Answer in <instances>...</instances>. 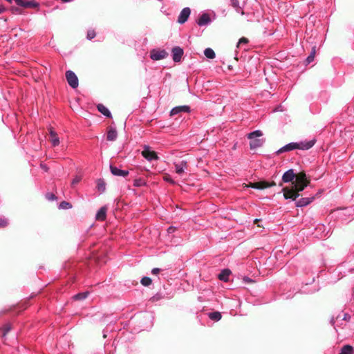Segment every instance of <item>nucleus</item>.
<instances>
[{
	"mask_svg": "<svg viewBox=\"0 0 354 354\" xmlns=\"http://www.w3.org/2000/svg\"><path fill=\"white\" fill-rule=\"evenodd\" d=\"M353 347L350 345H345L344 346L339 354H352L353 353Z\"/></svg>",
	"mask_w": 354,
	"mask_h": 354,
	"instance_id": "obj_26",
	"label": "nucleus"
},
{
	"mask_svg": "<svg viewBox=\"0 0 354 354\" xmlns=\"http://www.w3.org/2000/svg\"><path fill=\"white\" fill-rule=\"evenodd\" d=\"M72 207L71 203L66 201H62L59 205V209H68Z\"/></svg>",
	"mask_w": 354,
	"mask_h": 354,
	"instance_id": "obj_30",
	"label": "nucleus"
},
{
	"mask_svg": "<svg viewBox=\"0 0 354 354\" xmlns=\"http://www.w3.org/2000/svg\"><path fill=\"white\" fill-rule=\"evenodd\" d=\"M17 5L24 8H37L39 3L35 1L16 0Z\"/></svg>",
	"mask_w": 354,
	"mask_h": 354,
	"instance_id": "obj_9",
	"label": "nucleus"
},
{
	"mask_svg": "<svg viewBox=\"0 0 354 354\" xmlns=\"http://www.w3.org/2000/svg\"><path fill=\"white\" fill-rule=\"evenodd\" d=\"M66 78L71 88H77L79 85L78 78L74 72L72 71H67L66 72Z\"/></svg>",
	"mask_w": 354,
	"mask_h": 354,
	"instance_id": "obj_4",
	"label": "nucleus"
},
{
	"mask_svg": "<svg viewBox=\"0 0 354 354\" xmlns=\"http://www.w3.org/2000/svg\"><path fill=\"white\" fill-rule=\"evenodd\" d=\"M110 171L113 175L116 176L125 177L129 174V171L120 169L111 165H110Z\"/></svg>",
	"mask_w": 354,
	"mask_h": 354,
	"instance_id": "obj_11",
	"label": "nucleus"
},
{
	"mask_svg": "<svg viewBox=\"0 0 354 354\" xmlns=\"http://www.w3.org/2000/svg\"><path fill=\"white\" fill-rule=\"evenodd\" d=\"M275 185L274 183H268L266 181L258 182V183H250L249 185H246L247 187H252L256 189H263L266 188L271 187Z\"/></svg>",
	"mask_w": 354,
	"mask_h": 354,
	"instance_id": "obj_5",
	"label": "nucleus"
},
{
	"mask_svg": "<svg viewBox=\"0 0 354 354\" xmlns=\"http://www.w3.org/2000/svg\"><path fill=\"white\" fill-rule=\"evenodd\" d=\"M61 1H63V2H69V1H71V0H61Z\"/></svg>",
	"mask_w": 354,
	"mask_h": 354,
	"instance_id": "obj_46",
	"label": "nucleus"
},
{
	"mask_svg": "<svg viewBox=\"0 0 354 354\" xmlns=\"http://www.w3.org/2000/svg\"><path fill=\"white\" fill-rule=\"evenodd\" d=\"M189 111H190V107L189 106H187V105L179 106H176V107L173 108L170 111V115H175L181 112L189 113Z\"/></svg>",
	"mask_w": 354,
	"mask_h": 354,
	"instance_id": "obj_13",
	"label": "nucleus"
},
{
	"mask_svg": "<svg viewBox=\"0 0 354 354\" xmlns=\"http://www.w3.org/2000/svg\"><path fill=\"white\" fill-rule=\"evenodd\" d=\"M231 5L236 9L237 12H240L241 15H244V12L242 10L241 8L239 6V0H230Z\"/></svg>",
	"mask_w": 354,
	"mask_h": 354,
	"instance_id": "obj_23",
	"label": "nucleus"
},
{
	"mask_svg": "<svg viewBox=\"0 0 354 354\" xmlns=\"http://www.w3.org/2000/svg\"><path fill=\"white\" fill-rule=\"evenodd\" d=\"M49 135L52 146H58L59 145V138H58L57 133L52 128L49 129Z\"/></svg>",
	"mask_w": 354,
	"mask_h": 354,
	"instance_id": "obj_16",
	"label": "nucleus"
},
{
	"mask_svg": "<svg viewBox=\"0 0 354 354\" xmlns=\"http://www.w3.org/2000/svg\"><path fill=\"white\" fill-rule=\"evenodd\" d=\"M248 43V39L245 37H242L239 39V42L237 43L236 47L239 48L241 44H246Z\"/></svg>",
	"mask_w": 354,
	"mask_h": 354,
	"instance_id": "obj_36",
	"label": "nucleus"
},
{
	"mask_svg": "<svg viewBox=\"0 0 354 354\" xmlns=\"http://www.w3.org/2000/svg\"><path fill=\"white\" fill-rule=\"evenodd\" d=\"M98 190L104 192L105 190V184L103 181H99L97 183Z\"/></svg>",
	"mask_w": 354,
	"mask_h": 354,
	"instance_id": "obj_37",
	"label": "nucleus"
},
{
	"mask_svg": "<svg viewBox=\"0 0 354 354\" xmlns=\"http://www.w3.org/2000/svg\"><path fill=\"white\" fill-rule=\"evenodd\" d=\"M5 10V8L3 6L0 5V13L3 12Z\"/></svg>",
	"mask_w": 354,
	"mask_h": 354,
	"instance_id": "obj_44",
	"label": "nucleus"
},
{
	"mask_svg": "<svg viewBox=\"0 0 354 354\" xmlns=\"http://www.w3.org/2000/svg\"><path fill=\"white\" fill-rule=\"evenodd\" d=\"M46 198L49 201H53L57 199L56 196L53 193H47L46 194Z\"/></svg>",
	"mask_w": 354,
	"mask_h": 354,
	"instance_id": "obj_35",
	"label": "nucleus"
},
{
	"mask_svg": "<svg viewBox=\"0 0 354 354\" xmlns=\"http://www.w3.org/2000/svg\"><path fill=\"white\" fill-rule=\"evenodd\" d=\"M140 282L144 286H148L151 283L152 280L148 277H144L141 279Z\"/></svg>",
	"mask_w": 354,
	"mask_h": 354,
	"instance_id": "obj_32",
	"label": "nucleus"
},
{
	"mask_svg": "<svg viewBox=\"0 0 354 354\" xmlns=\"http://www.w3.org/2000/svg\"><path fill=\"white\" fill-rule=\"evenodd\" d=\"M331 322H333V324H334V319H331Z\"/></svg>",
	"mask_w": 354,
	"mask_h": 354,
	"instance_id": "obj_48",
	"label": "nucleus"
},
{
	"mask_svg": "<svg viewBox=\"0 0 354 354\" xmlns=\"http://www.w3.org/2000/svg\"><path fill=\"white\" fill-rule=\"evenodd\" d=\"M97 110L99 111V112H100L102 114H103L104 116L107 117V118H111V112L109 111V110L105 106H104L103 104H99L97 106Z\"/></svg>",
	"mask_w": 354,
	"mask_h": 354,
	"instance_id": "obj_19",
	"label": "nucleus"
},
{
	"mask_svg": "<svg viewBox=\"0 0 354 354\" xmlns=\"http://www.w3.org/2000/svg\"><path fill=\"white\" fill-rule=\"evenodd\" d=\"M208 317L210 319L216 321V322L219 321L222 317L221 313L217 312V311L209 313L208 314Z\"/></svg>",
	"mask_w": 354,
	"mask_h": 354,
	"instance_id": "obj_22",
	"label": "nucleus"
},
{
	"mask_svg": "<svg viewBox=\"0 0 354 354\" xmlns=\"http://www.w3.org/2000/svg\"><path fill=\"white\" fill-rule=\"evenodd\" d=\"M146 185L145 180L142 178L136 179L133 182V185L136 187H142Z\"/></svg>",
	"mask_w": 354,
	"mask_h": 354,
	"instance_id": "obj_31",
	"label": "nucleus"
},
{
	"mask_svg": "<svg viewBox=\"0 0 354 354\" xmlns=\"http://www.w3.org/2000/svg\"><path fill=\"white\" fill-rule=\"evenodd\" d=\"M230 273L231 272L228 269L223 270L218 274V279L223 281H227Z\"/></svg>",
	"mask_w": 354,
	"mask_h": 354,
	"instance_id": "obj_20",
	"label": "nucleus"
},
{
	"mask_svg": "<svg viewBox=\"0 0 354 354\" xmlns=\"http://www.w3.org/2000/svg\"><path fill=\"white\" fill-rule=\"evenodd\" d=\"M263 135L262 132L260 130H256L251 133H250L248 136V138L250 140L257 139V138L261 137Z\"/></svg>",
	"mask_w": 354,
	"mask_h": 354,
	"instance_id": "obj_25",
	"label": "nucleus"
},
{
	"mask_svg": "<svg viewBox=\"0 0 354 354\" xmlns=\"http://www.w3.org/2000/svg\"><path fill=\"white\" fill-rule=\"evenodd\" d=\"M172 59L174 62H179L183 55V50L179 46L174 47L171 50Z\"/></svg>",
	"mask_w": 354,
	"mask_h": 354,
	"instance_id": "obj_8",
	"label": "nucleus"
},
{
	"mask_svg": "<svg viewBox=\"0 0 354 354\" xmlns=\"http://www.w3.org/2000/svg\"><path fill=\"white\" fill-rule=\"evenodd\" d=\"M349 318H350V316H349L348 314L345 313V314L344 315V317H343V319H344V320H347V319H348Z\"/></svg>",
	"mask_w": 354,
	"mask_h": 354,
	"instance_id": "obj_43",
	"label": "nucleus"
},
{
	"mask_svg": "<svg viewBox=\"0 0 354 354\" xmlns=\"http://www.w3.org/2000/svg\"><path fill=\"white\" fill-rule=\"evenodd\" d=\"M95 37V32L93 30H88L86 37L88 40H91Z\"/></svg>",
	"mask_w": 354,
	"mask_h": 354,
	"instance_id": "obj_34",
	"label": "nucleus"
},
{
	"mask_svg": "<svg viewBox=\"0 0 354 354\" xmlns=\"http://www.w3.org/2000/svg\"><path fill=\"white\" fill-rule=\"evenodd\" d=\"M88 292H80L74 295L73 299L75 300H83L88 297Z\"/></svg>",
	"mask_w": 354,
	"mask_h": 354,
	"instance_id": "obj_27",
	"label": "nucleus"
},
{
	"mask_svg": "<svg viewBox=\"0 0 354 354\" xmlns=\"http://www.w3.org/2000/svg\"><path fill=\"white\" fill-rule=\"evenodd\" d=\"M41 167L42 169H44L45 171H48V167L44 164H41Z\"/></svg>",
	"mask_w": 354,
	"mask_h": 354,
	"instance_id": "obj_42",
	"label": "nucleus"
},
{
	"mask_svg": "<svg viewBox=\"0 0 354 354\" xmlns=\"http://www.w3.org/2000/svg\"><path fill=\"white\" fill-rule=\"evenodd\" d=\"M263 145V140L261 139H252L250 140V147L251 149H257L261 147Z\"/></svg>",
	"mask_w": 354,
	"mask_h": 354,
	"instance_id": "obj_21",
	"label": "nucleus"
},
{
	"mask_svg": "<svg viewBox=\"0 0 354 354\" xmlns=\"http://www.w3.org/2000/svg\"><path fill=\"white\" fill-rule=\"evenodd\" d=\"M18 11H19V8H17L13 9L14 12H17Z\"/></svg>",
	"mask_w": 354,
	"mask_h": 354,
	"instance_id": "obj_45",
	"label": "nucleus"
},
{
	"mask_svg": "<svg viewBox=\"0 0 354 354\" xmlns=\"http://www.w3.org/2000/svg\"><path fill=\"white\" fill-rule=\"evenodd\" d=\"M107 208L105 206L102 207L97 212L95 218L97 221H104L106 216Z\"/></svg>",
	"mask_w": 354,
	"mask_h": 354,
	"instance_id": "obj_17",
	"label": "nucleus"
},
{
	"mask_svg": "<svg viewBox=\"0 0 354 354\" xmlns=\"http://www.w3.org/2000/svg\"><path fill=\"white\" fill-rule=\"evenodd\" d=\"M174 165L176 172L179 175L183 174L185 170L187 168V162L185 160H182L178 163H175Z\"/></svg>",
	"mask_w": 354,
	"mask_h": 354,
	"instance_id": "obj_14",
	"label": "nucleus"
},
{
	"mask_svg": "<svg viewBox=\"0 0 354 354\" xmlns=\"http://www.w3.org/2000/svg\"><path fill=\"white\" fill-rule=\"evenodd\" d=\"M164 180L167 182H169L171 184H174L175 182L173 179H171V178L169 176V175H167L164 177Z\"/></svg>",
	"mask_w": 354,
	"mask_h": 354,
	"instance_id": "obj_38",
	"label": "nucleus"
},
{
	"mask_svg": "<svg viewBox=\"0 0 354 354\" xmlns=\"http://www.w3.org/2000/svg\"><path fill=\"white\" fill-rule=\"evenodd\" d=\"M315 144V140L308 141L300 142H290L283 147L279 149L276 153L281 154L284 152H288L295 149L308 150L313 147Z\"/></svg>",
	"mask_w": 354,
	"mask_h": 354,
	"instance_id": "obj_2",
	"label": "nucleus"
},
{
	"mask_svg": "<svg viewBox=\"0 0 354 354\" xmlns=\"http://www.w3.org/2000/svg\"><path fill=\"white\" fill-rule=\"evenodd\" d=\"M191 13L190 8L188 7L184 8L181 12H180V15L178 17V22L180 24H183L185 23Z\"/></svg>",
	"mask_w": 354,
	"mask_h": 354,
	"instance_id": "obj_7",
	"label": "nucleus"
},
{
	"mask_svg": "<svg viewBox=\"0 0 354 354\" xmlns=\"http://www.w3.org/2000/svg\"><path fill=\"white\" fill-rule=\"evenodd\" d=\"M282 180L284 183H292V186L283 188V192L286 199L292 201H295L299 196V192H302L310 183V180L308 179L304 172L295 174L292 169H288L283 174Z\"/></svg>",
	"mask_w": 354,
	"mask_h": 354,
	"instance_id": "obj_1",
	"label": "nucleus"
},
{
	"mask_svg": "<svg viewBox=\"0 0 354 354\" xmlns=\"http://www.w3.org/2000/svg\"><path fill=\"white\" fill-rule=\"evenodd\" d=\"M11 328H12V326L10 323L6 324L2 328V330H3L2 337H5L6 334L11 330Z\"/></svg>",
	"mask_w": 354,
	"mask_h": 354,
	"instance_id": "obj_29",
	"label": "nucleus"
},
{
	"mask_svg": "<svg viewBox=\"0 0 354 354\" xmlns=\"http://www.w3.org/2000/svg\"><path fill=\"white\" fill-rule=\"evenodd\" d=\"M118 137V133L114 127H110L106 136V139L109 141H114Z\"/></svg>",
	"mask_w": 354,
	"mask_h": 354,
	"instance_id": "obj_18",
	"label": "nucleus"
},
{
	"mask_svg": "<svg viewBox=\"0 0 354 354\" xmlns=\"http://www.w3.org/2000/svg\"><path fill=\"white\" fill-rule=\"evenodd\" d=\"M160 268H153L152 270H151V273L153 274H157L160 272Z\"/></svg>",
	"mask_w": 354,
	"mask_h": 354,
	"instance_id": "obj_41",
	"label": "nucleus"
},
{
	"mask_svg": "<svg viewBox=\"0 0 354 354\" xmlns=\"http://www.w3.org/2000/svg\"><path fill=\"white\" fill-rule=\"evenodd\" d=\"M150 58L153 61H158L166 58L168 53L165 49L153 48L150 51Z\"/></svg>",
	"mask_w": 354,
	"mask_h": 354,
	"instance_id": "obj_3",
	"label": "nucleus"
},
{
	"mask_svg": "<svg viewBox=\"0 0 354 354\" xmlns=\"http://www.w3.org/2000/svg\"><path fill=\"white\" fill-rule=\"evenodd\" d=\"M314 199H315L314 196L301 198L296 201L295 205L298 207H305V206L309 205L310 203H312Z\"/></svg>",
	"mask_w": 354,
	"mask_h": 354,
	"instance_id": "obj_15",
	"label": "nucleus"
},
{
	"mask_svg": "<svg viewBox=\"0 0 354 354\" xmlns=\"http://www.w3.org/2000/svg\"><path fill=\"white\" fill-rule=\"evenodd\" d=\"M204 55L208 59H214L216 57L214 51L210 48H207L205 49Z\"/></svg>",
	"mask_w": 354,
	"mask_h": 354,
	"instance_id": "obj_24",
	"label": "nucleus"
},
{
	"mask_svg": "<svg viewBox=\"0 0 354 354\" xmlns=\"http://www.w3.org/2000/svg\"><path fill=\"white\" fill-rule=\"evenodd\" d=\"M6 1L10 2V3H12L13 1V0H6ZM14 1L16 3V0H14Z\"/></svg>",
	"mask_w": 354,
	"mask_h": 354,
	"instance_id": "obj_47",
	"label": "nucleus"
},
{
	"mask_svg": "<svg viewBox=\"0 0 354 354\" xmlns=\"http://www.w3.org/2000/svg\"><path fill=\"white\" fill-rule=\"evenodd\" d=\"M142 154L149 161L158 159V156L156 153L151 151L149 146H145L144 149L142 151Z\"/></svg>",
	"mask_w": 354,
	"mask_h": 354,
	"instance_id": "obj_6",
	"label": "nucleus"
},
{
	"mask_svg": "<svg viewBox=\"0 0 354 354\" xmlns=\"http://www.w3.org/2000/svg\"><path fill=\"white\" fill-rule=\"evenodd\" d=\"M81 178L79 176H76L73 180H72V185H75V184L78 183L80 181Z\"/></svg>",
	"mask_w": 354,
	"mask_h": 354,
	"instance_id": "obj_39",
	"label": "nucleus"
},
{
	"mask_svg": "<svg viewBox=\"0 0 354 354\" xmlns=\"http://www.w3.org/2000/svg\"><path fill=\"white\" fill-rule=\"evenodd\" d=\"M211 19L207 13H203L197 20L199 26H207L211 23Z\"/></svg>",
	"mask_w": 354,
	"mask_h": 354,
	"instance_id": "obj_12",
	"label": "nucleus"
},
{
	"mask_svg": "<svg viewBox=\"0 0 354 354\" xmlns=\"http://www.w3.org/2000/svg\"><path fill=\"white\" fill-rule=\"evenodd\" d=\"M8 225V221L4 216H0V227H5Z\"/></svg>",
	"mask_w": 354,
	"mask_h": 354,
	"instance_id": "obj_33",
	"label": "nucleus"
},
{
	"mask_svg": "<svg viewBox=\"0 0 354 354\" xmlns=\"http://www.w3.org/2000/svg\"><path fill=\"white\" fill-rule=\"evenodd\" d=\"M353 209L352 208H344L338 209L337 211V215L344 221H347L348 218H345L346 216H351V219H353Z\"/></svg>",
	"mask_w": 354,
	"mask_h": 354,
	"instance_id": "obj_10",
	"label": "nucleus"
},
{
	"mask_svg": "<svg viewBox=\"0 0 354 354\" xmlns=\"http://www.w3.org/2000/svg\"><path fill=\"white\" fill-rule=\"evenodd\" d=\"M315 46L313 47L310 54L306 58V62L307 64H310L313 61L315 55Z\"/></svg>",
	"mask_w": 354,
	"mask_h": 354,
	"instance_id": "obj_28",
	"label": "nucleus"
},
{
	"mask_svg": "<svg viewBox=\"0 0 354 354\" xmlns=\"http://www.w3.org/2000/svg\"><path fill=\"white\" fill-rule=\"evenodd\" d=\"M176 231V227L170 226L167 228L168 234H172Z\"/></svg>",
	"mask_w": 354,
	"mask_h": 354,
	"instance_id": "obj_40",
	"label": "nucleus"
}]
</instances>
